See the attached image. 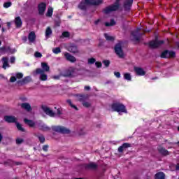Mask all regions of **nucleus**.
<instances>
[{"label": "nucleus", "instance_id": "412c9836", "mask_svg": "<svg viewBox=\"0 0 179 179\" xmlns=\"http://www.w3.org/2000/svg\"><path fill=\"white\" fill-rule=\"evenodd\" d=\"M4 120L6 122L12 123L16 122V117L15 116H5Z\"/></svg>", "mask_w": 179, "mask_h": 179}, {"label": "nucleus", "instance_id": "3c124183", "mask_svg": "<svg viewBox=\"0 0 179 179\" xmlns=\"http://www.w3.org/2000/svg\"><path fill=\"white\" fill-rule=\"evenodd\" d=\"M43 150H44V152H48V145H43Z\"/></svg>", "mask_w": 179, "mask_h": 179}, {"label": "nucleus", "instance_id": "c9c22d12", "mask_svg": "<svg viewBox=\"0 0 179 179\" xmlns=\"http://www.w3.org/2000/svg\"><path fill=\"white\" fill-rule=\"evenodd\" d=\"M104 36L108 41H114V37L108 35V34H104Z\"/></svg>", "mask_w": 179, "mask_h": 179}, {"label": "nucleus", "instance_id": "9d476101", "mask_svg": "<svg viewBox=\"0 0 179 179\" xmlns=\"http://www.w3.org/2000/svg\"><path fill=\"white\" fill-rule=\"evenodd\" d=\"M118 8H119V6L117 4L110 6L108 7H106L103 10V12H104V13L108 14V13H110V12H114L115 10H117Z\"/></svg>", "mask_w": 179, "mask_h": 179}, {"label": "nucleus", "instance_id": "6ab92c4d", "mask_svg": "<svg viewBox=\"0 0 179 179\" xmlns=\"http://www.w3.org/2000/svg\"><path fill=\"white\" fill-rule=\"evenodd\" d=\"M36 33L34 31H31L28 35V40L30 43L36 42Z\"/></svg>", "mask_w": 179, "mask_h": 179}, {"label": "nucleus", "instance_id": "bf43d9fd", "mask_svg": "<svg viewBox=\"0 0 179 179\" xmlns=\"http://www.w3.org/2000/svg\"><path fill=\"white\" fill-rule=\"evenodd\" d=\"M176 170H179V164H178L176 165Z\"/></svg>", "mask_w": 179, "mask_h": 179}, {"label": "nucleus", "instance_id": "7ed1b4c3", "mask_svg": "<svg viewBox=\"0 0 179 179\" xmlns=\"http://www.w3.org/2000/svg\"><path fill=\"white\" fill-rule=\"evenodd\" d=\"M112 110L113 111H117V113H127V109H125V106L124 104L120 103H115L112 104Z\"/></svg>", "mask_w": 179, "mask_h": 179}, {"label": "nucleus", "instance_id": "39448f33", "mask_svg": "<svg viewBox=\"0 0 179 179\" xmlns=\"http://www.w3.org/2000/svg\"><path fill=\"white\" fill-rule=\"evenodd\" d=\"M52 129L55 131V132H59L60 134H69V132H71L69 129L62 126H52Z\"/></svg>", "mask_w": 179, "mask_h": 179}, {"label": "nucleus", "instance_id": "2f4dec72", "mask_svg": "<svg viewBox=\"0 0 179 179\" xmlns=\"http://www.w3.org/2000/svg\"><path fill=\"white\" fill-rule=\"evenodd\" d=\"M24 122L29 127H34L35 125V123L33 122V120L24 119Z\"/></svg>", "mask_w": 179, "mask_h": 179}, {"label": "nucleus", "instance_id": "49530a36", "mask_svg": "<svg viewBox=\"0 0 179 179\" xmlns=\"http://www.w3.org/2000/svg\"><path fill=\"white\" fill-rule=\"evenodd\" d=\"M34 56L36 57V58H41V57H43V55H41V53L36 52H35Z\"/></svg>", "mask_w": 179, "mask_h": 179}, {"label": "nucleus", "instance_id": "6e6552de", "mask_svg": "<svg viewBox=\"0 0 179 179\" xmlns=\"http://www.w3.org/2000/svg\"><path fill=\"white\" fill-rule=\"evenodd\" d=\"M161 58H176V52L165 50L161 54Z\"/></svg>", "mask_w": 179, "mask_h": 179}, {"label": "nucleus", "instance_id": "f704fd0d", "mask_svg": "<svg viewBox=\"0 0 179 179\" xmlns=\"http://www.w3.org/2000/svg\"><path fill=\"white\" fill-rule=\"evenodd\" d=\"M124 78L126 80H131L132 77L131 76V73H125L124 74Z\"/></svg>", "mask_w": 179, "mask_h": 179}, {"label": "nucleus", "instance_id": "a19ab883", "mask_svg": "<svg viewBox=\"0 0 179 179\" xmlns=\"http://www.w3.org/2000/svg\"><path fill=\"white\" fill-rule=\"evenodd\" d=\"M10 6H12V2L10 1H8L3 3V8H10Z\"/></svg>", "mask_w": 179, "mask_h": 179}, {"label": "nucleus", "instance_id": "a18cd8bd", "mask_svg": "<svg viewBox=\"0 0 179 179\" xmlns=\"http://www.w3.org/2000/svg\"><path fill=\"white\" fill-rule=\"evenodd\" d=\"M83 106L88 108V107H90V103L85 101L84 102H83Z\"/></svg>", "mask_w": 179, "mask_h": 179}, {"label": "nucleus", "instance_id": "dca6fc26", "mask_svg": "<svg viewBox=\"0 0 179 179\" xmlns=\"http://www.w3.org/2000/svg\"><path fill=\"white\" fill-rule=\"evenodd\" d=\"M76 97L78 101H81L83 103L84 101H86L87 99H89V95L77 94L76 95Z\"/></svg>", "mask_w": 179, "mask_h": 179}, {"label": "nucleus", "instance_id": "aec40b11", "mask_svg": "<svg viewBox=\"0 0 179 179\" xmlns=\"http://www.w3.org/2000/svg\"><path fill=\"white\" fill-rule=\"evenodd\" d=\"M134 71H135L137 75H138L139 76H145L146 74V72H145L143 71V69H142V68L136 67L134 69Z\"/></svg>", "mask_w": 179, "mask_h": 179}, {"label": "nucleus", "instance_id": "f257e3e1", "mask_svg": "<svg viewBox=\"0 0 179 179\" xmlns=\"http://www.w3.org/2000/svg\"><path fill=\"white\" fill-rule=\"evenodd\" d=\"M103 0H82L78 5L79 9L81 10H86L89 5H100Z\"/></svg>", "mask_w": 179, "mask_h": 179}, {"label": "nucleus", "instance_id": "cd10ccee", "mask_svg": "<svg viewBox=\"0 0 179 179\" xmlns=\"http://www.w3.org/2000/svg\"><path fill=\"white\" fill-rule=\"evenodd\" d=\"M39 129H41V131H50L51 129L44 123L39 124Z\"/></svg>", "mask_w": 179, "mask_h": 179}, {"label": "nucleus", "instance_id": "f3484780", "mask_svg": "<svg viewBox=\"0 0 179 179\" xmlns=\"http://www.w3.org/2000/svg\"><path fill=\"white\" fill-rule=\"evenodd\" d=\"M76 76V69L70 67L66 71V76L73 77Z\"/></svg>", "mask_w": 179, "mask_h": 179}, {"label": "nucleus", "instance_id": "0e129e2a", "mask_svg": "<svg viewBox=\"0 0 179 179\" xmlns=\"http://www.w3.org/2000/svg\"><path fill=\"white\" fill-rule=\"evenodd\" d=\"M178 130L179 131V127H178Z\"/></svg>", "mask_w": 179, "mask_h": 179}, {"label": "nucleus", "instance_id": "c03bdc74", "mask_svg": "<svg viewBox=\"0 0 179 179\" xmlns=\"http://www.w3.org/2000/svg\"><path fill=\"white\" fill-rule=\"evenodd\" d=\"M69 36H71V34H69V32L68 31H64L62 34V37H66V38H68L69 37Z\"/></svg>", "mask_w": 179, "mask_h": 179}, {"label": "nucleus", "instance_id": "338daca9", "mask_svg": "<svg viewBox=\"0 0 179 179\" xmlns=\"http://www.w3.org/2000/svg\"><path fill=\"white\" fill-rule=\"evenodd\" d=\"M1 26L0 25V29H1Z\"/></svg>", "mask_w": 179, "mask_h": 179}, {"label": "nucleus", "instance_id": "bb28decb", "mask_svg": "<svg viewBox=\"0 0 179 179\" xmlns=\"http://www.w3.org/2000/svg\"><path fill=\"white\" fill-rule=\"evenodd\" d=\"M3 69H6L7 68H9V63H8V57H3Z\"/></svg>", "mask_w": 179, "mask_h": 179}, {"label": "nucleus", "instance_id": "1a4fd4ad", "mask_svg": "<svg viewBox=\"0 0 179 179\" xmlns=\"http://www.w3.org/2000/svg\"><path fill=\"white\" fill-rule=\"evenodd\" d=\"M139 30H141V29L138 28L131 32L133 41H141V37L142 36L143 34H139Z\"/></svg>", "mask_w": 179, "mask_h": 179}, {"label": "nucleus", "instance_id": "a878e982", "mask_svg": "<svg viewBox=\"0 0 179 179\" xmlns=\"http://www.w3.org/2000/svg\"><path fill=\"white\" fill-rule=\"evenodd\" d=\"M41 69L43 72H50V66L47 63H41Z\"/></svg>", "mask_w": 179, "mask_h": 179}, {"label": "nucleus", "instance_id": "de8ad7c7", "mask_svg": "<svg viewBox=\"0 0 179 179\" xmlns=\"http://www.w3.org/2000/svg\"><path fill=\"white\" fill-rule=\"evenodd\" d=\"M95 65L96 68H101L103 64H101V62H95Z\"/></svg>", "mask_w": 179, "mask_h": 179}, {"label": "nucleus", "instance_id": "37998d69", "mask_svg": "<svg viewBox=\"0 0 179 179\" xmlns=\"http://www.w3.org/2000/svg\"><path fill=\"white\" fill-rule=\"evenodd\" d=\"M103 65H105V66L106 68H108V66H110V61L109 60H103Z\"/></svg>", "mask_w": 179, "mask_h": 179}, {"label": "nucleus", "instance_id": "393cba45", "mask_svg": "<svg viewBox=\"0 0 179 179\" xmlns=\"http://www.w3.org/2000/svg\"><path fill=\"white\" fill-rule=\"evenodd\" d=\"M155 179H166V174L163 172H158L155 176Z\"/></svg>", "mask_w": 179, "mask_h": 179}, {"label": "nucleus", "instance_id": "052dcab7", "mask_svg": "<svg viewBox=\"0 0 179 179\" xmlns=\"http://www.w3.org/2000/svg\"><path fill=\"white\" fill-rule=\"evenodd\" d=\"M17 166H19V164H22L20 162H16Z\"/></svg>", "mask_w": 179, "mask_h": 179}, {"label": "nucleus", "instance_id": "b1692460", "mask_svg": "<svg viewBox=\"0 0 179 179\" xmlns=\"http://www.w3.org/2000/svg\"><path fill=\"white\" fill-rule=\"evenodd\" d=\"M54 13V8L51 6H49L48 8L47 13L45 14V16L47 17H52V13Z\"/></svg>", "mask_w": 179, "mask_h": 179}, {"label": "nucleus", "instance_id": "ea45409f", "mask_svg": "<svg viewBox=\"0 0 179 179\" xmlns=\"http://www.w3.org/2000/svg\"><path fill=\"white\" fill-rule=\"evenodd\" d=\"M16 127L19 131H21V132H24V129H23L22 124L20 123H16Z\"/></svg>", "mask_w": 179, "mask_h": 179}, {"label": "nucleus", "instance_id": "13d9d810", "mask_svg": "<svg viewBox=\"0 0 179 179\" xmlns=\"http://www.w3.org/2000/svg\"><path fill=\"white\" fill-rule=\"evenodd\" d=\"M2 138H3L2 134L0 133V142L2 141Z\"/></svg>", "mask_w": 179, "mask_h": 179}, {"label": "nucleus", "instance_id": "473e14b6", "mask_svg": "<svg viewBox=\"0 0 179 179\" xmlns=\"http://www.w3.org/2000/svg\"><path fill=\"white\" fill-rule=\"evenodd\" d=\"M36 136L38 138L41 143H44V142H45V137H44L43 134H38Z\"/></svg>", "mask_w": 179, "mask_h": 179}, {"label": "nucleus", "instance_id": "5701e85b", "mask_svg": "<svg viewBox=\"0 0 179 179\" xmlns=\"http://www.w3.org/2000/svg\"><path fill=\"white\" fill-rule=\"evenodd\" d=\"M20 106L24 110H26V111H31V106H30V103H22Z\"/></svg>", "mask_w": 179, "mask_h": 179}, {"label": "nucleus", "instance_id": "4c0bfd02", "mask_svg": "<svg viewBox=\"0 0 179 179\" xmlns=\"http://www.w3.org/2000/svg\"><path fill=\"white\" fill-rule=\"evenodd\" d=\"M96 63V59L92 57V58H89L87 59V64L88 65H93V64Z\"/></svg>", "mask_w": 179, "mask_h": 179}, {"label": "nucleus", "instance_id": "603ef678", "mask_svg": "<svg viewBox=\"0 0 179 179\" xmlns=\"http://www.w3.org/2000/svg\"><path fill=\"white\" fill-rule=\"evenodd\" d=\"M15 60H16V59L15 58V57H10V64H15Z\"/></svg>", "mask_w": 179, "mask_h": 179}, {"label": "nucleus", "instance_id": "72a5a7b5", "mask_svg": "<svg viewBox=\"0 0 179 179\" xmlns=\"http://www.w3.org/2000/svg\"><path fill=\"white\" fill-rule=\"evenodd\" d=\"M51 34H52V30H51V28L48 27L45 31V36L48 37L49 36H51Z\"/></svg>", "mask_w": 179, "mask_h": 179}, {"label": "nucleus", "instance_id": "7c9ffc66", "mask_svg": "<svg viewBox=\"0 0 179 179\" xmlns=\"http://www.w3.org/2000/svg\"><path fill=\"white\" fill-rule=\"evenodd\" d=\"M69 51L73 54H76V52H78V47H76V45H71L69 48Z\"/></svg>", "mask_w": 179, "mask_h": 179}, {"label": "nucleus", "instance_id": "0eeeda50", "mask_svg": "<svg viewBox=\"0 0 179 179\" xmlns=\"http://www.w3.org/2000/svg\"><path fill=\"white\" fill-rule=\"evenodd\" d=\"M34 75H40L39 78L43 81H45L48 78V76L47 74H45V72H43V69H36Z\"/></svg>", "mask_w": 179, "mask_h": 179}, {"label": "nucleus", "instance_id": "4468645a", "mask_svg": "<svg viewBox=\"0 0 179 179\" xmlns=\"http://www.w3.org/2000/svg\"><path fill=\"white\" fill-rule=\"evenodd\" d=\"M97 164L94 162H90L89 164L85 165L86 170H97Z\"/></svg>", "mask_w": 179, "mask_h": 179}, {"label": "nucleus", "instance_id": "6e6d98bb", "mask_svg": "<svg viewBox=\"0 0 179 179\" xmlns=\"http://www.w3.org/2000/svg\"><path fill=\"white\" fill-rule=\"evenodd\" d=\"M99 23H100V20H97L94 22V24H96V26H97V24H99Z\"/></svg>", "mask_w": 179, "mask_h": 179}, {"label": "nucleus", "instance_id": "680f3d73", "mask_svg": "<svg viewBox=\"0 0 179 179\" xmlns=\"http://www.w3.org/2000/svg\"><path fill=\"white\" fill-rule=\"evenodd\" d=\"M1 30H2L3 33L5 31V28H2Z\"/></svg>", "mask_w": 179, "mask_h": 179}, {"label": "nucleus", "instance_id": "09e8293b", "mask_svg": "<svg viewBox=\"0 0 179 179\" xmlns=\"http://www.w3.org/2000/svg\"><path fill=\"white\" fill-rule=\"evenodd\" d=\"M16 143H17V145H20V143H23V139L22 138H17Z\"/></svg>", "mask_w": 179, "mask_h": 179}, {"label": "nucleus", "instance_id": "9b49d317", "mask_svg": "<svg viewBox=\"0 0 179 179\" xmlns=\"http://www.w3.org/2000/svg\"><path fill=\"white\" fill-rule=\"evenodd\" d=\"M31 82V77L27 76L24 77L22 80H20L17 82V85L20 86H23V85H27V83H30Z\"/></svg>", "mask_w": 179, "mask_h": 179}, {"label": "nucleus", "instance_id": "4be33fe9", "mask_svg": "<svg viewBox=\"0 0 179 179\" xmlns=\"http://www.w3.org/2000/svg\"><path fill=\"white\" fill-rule=\"evenodd\" d=\"M14 22L16 27L17 28L22 27V24L23 22H22V18H20V17H15Z\"/></svg>", "mask_w": 179, "mask_h": 179}, {"label": "nucleus", "instance_id": "2eb2a0df", "mask_svg": "<svg viewBox=\"0 0 179 179\" xmlns=\"http://www.w3.org/2000/svg\"><path fill=\"white\" fill-rule=\"evenodd\" d=\"M64 57L66 59V61H69V62H76V57L74 56H72L71 54L68 52H64Z\"/></svg>", "mask_w": 179, "mask_h": 179}, {"label": "nucleus", "instance_id": "20e7f679", "mask_svg": "<svg viewBox=\"0 0 179 179\" xmlns=\"http://www.w3.org/2000/svg\"><path fill=\"white\" fill-rule=\"evenodd\" d=\"M115 52L119 58H124V51H122V43L121 42L115 45Z\"/></svg>", "mask_w": 179, "mask_h": 179}, {"label": "nucleus", "instance_id": "e433bc0d", "mask_svg": "<svg viewBox=\"0 0 179 179\" xmlns=\"http://www.w3.org/2000/svg\"><path fill=\"white\" fill-rule=\"evenodd\" d=\"M115 21L114 20H110V22H105V26L106 27H108L110 26H115Z\"/></svg>", "mask_w": 179, "mask_h": 179}, {"label": "nucleus", "instance_id": "c85d7f7f", "mask_svg": "<svg viewBox=\"0 0 179 179\" xmlns=\"http://www.w3.org/2000/svg\"><path fill=\"white\" fill-rule=\"evenodd\" d=\"M124 2V8L125 9H129L131 8V5H132V2H134V0H125Z\"/></svg>", "mask_w": 179, "mask_h": 179}, {"label": "nucleus", "instance_id": "c756f323", "mask_svg": "<svg viewBox=\"0 0 179 179\" xmlns=\"http://www.w3.org/2000/svg\"><path fill=\"white\" fill-rule=\"evenodd\" d=\"M158 150L159 153L164 155V156H167V155H169V151L164 148L160 147L159 148H158Z\"/></svg>", "mask_w": 179, "mask_h": 179}, {"label": "nucleus", "instance_id": "f03ea898", "mask_svg": "<svg viewBox=\"0 0 179 179\" xmlns=\"http://www.w3.org/2000/svg\"><path fill=\"white\" fill-rule=\"evenodd\" d=\"M43 110L44 113H45V114H47V115H49L50 117H56V115H57V117H60L62 115V110H61V108L57 109L56 113H54V111H52V110H51L48 107H43Z\"/></svg>", "mask_w": 179, "mask_h": 179}, {"label": "nucleus", "instance_id": "5fc2aeb1", "mask_svg": "<svg viewBox=\"0 0 179 179\" xmlns=\"http://www.w3.org/2000/svg\"><path fill=\"white\" fill-rule=\"evenodd\" d=\"M84 89H85V90L89 91V90H90V86H85Z\"/></svg>", "mask_w": 179, "mask_h": 179}, {"label": "nucleus", "instance_id": "58836bf2", "mask_svg": "<svg viewBox=\"0 0 179 179\" xmlns=\"http://www.w3.org/2000/svg\"><path fill=\"white\" fill-rule=\"evenodd\" d=\"M66 101L72 108H74L75 110H78V107H76V106L75 105H73L72 101H71V99H68Z\"/></svg>", "mask_w": 179, "mask_h": 179}, {"label": "nucleus", "instance_id": "864d4df0", "mask_svg": "<svg viewBox=\"0 0 179 179\" xmlns=\"http://www.w3.org/2000/svg\"><path fill=\"white\" fill-rule=\"evenodd\" d=\"M59 78H61V76H53L52 78L55 79L56 80H58V79H59Z\"/></svg>", "mask_w": 179, "mask_h": 179}, {"label": "nucleus", "instance_id": "4d7b16f0", "mask_svg": "<svg viewBox=\"0 0 179 179\" xmlns=\"http://www.w3.org/2000/svg\"><path fill=\"white\" fill-rule=\"evenodd\" d=\"M10 24H12L10 22H7L8 27H10Z\"/></svg>", "mask_w": 179, "mask_h": 179}, {"label": "nucleus", "instance_id": "e2e57ef3", "mask_svg": "<svg viewBox=\"0 0 179 179\" xmlns=\"http://www.w3.org/2000/svg\"><path fill=\"white\" fill-rule=\"evenodd\" d=\"M1 41H0V45H1Z\"/></svg>", "mask_w": 179, "mask_h": 179}, {"label": "nucleus", "instance_id": "f8f14e48", "mask_svg": "<svg viewBox=\"0 0 179 179\" xmlns=\"http://www.w3.org/2000/svg\"><path fill=\"white\" fill-rule=\"evenodd\" d=\"M45 9H47V4H45V3H41L40 4H38V10L39 15H44Z\"/></svg>", "mask_w": 179, "mask_h": 179}, {"label": "nucleus", "instance_id": "69168bd1", "mask_svg": "<svg viewBox=\"0 0 179 179\" xmlns=\"http://www.w3.org/2000/svg\"><path fill=\"white\" fill-rule=\"evenodd\" d=\"M177 143L179 145V141Z\"/></svg>", "mask_w": 179, "mask_h": 179}, {"label": "nucleus", "instance_id": "8fccbe9b", "mask_svg": "<svg viewBox=\"0 0 179 179\" xmlns=\"http://www.w3.org/2000/svg\"><path fill=\"white\" fill-rule=\"evenodd\" d=\"M114 75H115V76H116L117 78H121V73H120V72L115 71V72H114Z\"/></svg>", "mask_w": 179, "mask_h": 179}, {"label": "nucleus", "instance_id": "a211bd4d", "mask_svg": "<svg viewBox=\"0 0 179 179\" xmlns=\"http://www.w3.org/2000/svg\"><path fill=\"white\" fill-rule=\"evenodd\" d=\"M22 78H23V73H17L15 74V76H12L10 78V82L11 83H13V82H16V79H22Z\"/></svg>", "mask_w": 179, "mask_h": 179}, {"label": "nucleus", "instance_id": "79ce46f5", "mask_svg": "<svg viewBox=\"0 0 179 179\" xmlns=\"http://www.w3.org/2000/svg\"><path fill=\"white\" fill-rule=\"evenodd\" d=\"M52 52L54 54H59V52H61V48H56L52 49Z\"/></svg>", "mask_w": 179, "mask_h": 179}, {"label": "nucleus", "instance_id": "423d86ee", "mask_svg": "<svg viewBox=\"0 0 179 179\" xmlns=\"http://www.w3.org/2000/svg\"><path fill=\"white\" fill-rule=\"evenodd\" d=\"M164 44V41H159L157 38H155L154 41H151L149 43L150 48H157L160 47V45H163Z\"/></svg>", "mask_w": 179, "mask_h": 179}, {"label": "nucleus", "instance_id": "ddd939ff", "mask_svg": "<svg viewBox=\"0 0 179 179\" xmlns=\"http://www.w3.org/2000/svg\"><path fill=\"white\" fill-rule=\"evenodd\" d=\"M131 146H132V145H131V143H124L121 146H120L118 148L117 152H119V153H122V152H124V150H127V149H128V148H131Z\"/></svg>", "mask_w": 179, "mask_h": 179}]
</instances>
